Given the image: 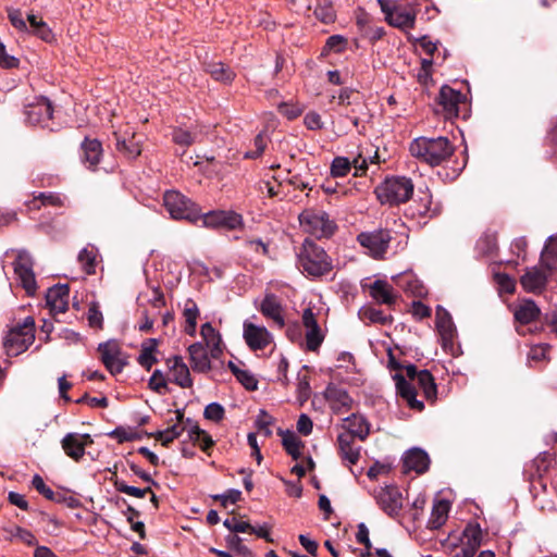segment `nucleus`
<instances>
[{"label":"nucleus","mask_w":557,"mask_h":557,"mask_svg":"<svg viewBox=\"0 0 557 557\" xmlns=\"http://www.w3.org/2000/svg\"><path fill=\"white\" fill-rule=\"evenodd\" d=\"M409 151L420 162L437 166L453 156L455 147L447 137L431 138L422 136L411 141Z\"/></svg>","instance_id":"nucleus-1"},{"label":"nucleus","mask_w":557,"mask_h":557,"mask_svg":"<svg viewBox=\"0 0 557 557\" xmlns=\"http://www.w3.org/2000/svg\"><path fill=\"white\" fill-rule=\"evenodd\" d=\"M297 256L298 267L309 276L320 277L333 269L331 257L324 248L310 238L304 240Z\"/></svg>","instance_id":"nucleus-2"},{"label":"nucleus","mask_w":557,"mask_h":557,"mask_svg":"<svg viewBox=\"0 0 557 557\" xmlns=\"http://www.w3.org/2000/svg\"><path fill=\"white\" fill-rule=\"evenodd\" d=\"M414 185L407 176H391L376 187L375 194L381 203L391 206L407 202L413 195Z\"/></svg>","instance_id":"nucleus-3"},{"label":"nucleus","mask_w":557,"mask_h":557,"mask_svg":"<svg viewBox=\"0 0 557 557\" xmlns=\"http://www.w3.org/2000/svg\"><path fill=\"white\" fill-rule=\"evenodd\" d=\"M298 220L305 232L319 239L332 237L337 230L336 222L321 209L307 208L299 214Z\"/></svg>","instance_id":"nucleus-4"},{"label":"nucleus","mask_w":557,"mask_h":557,"mask_svg":"<svg viewBox=\"0 0 557 557\" xmlns=\"http://www.w3.org/2000/svg\"><path fill=\"white\" fill-rule=\"evenodd\" d=\"M35 341V320L26 317L22 324L12 327L4 337V348L9 356H18L26 351Z\"/></svg>","instance_id":"nucleus-5"},{"label":"nucleus","mask_w":557,"mask_h":557,"mask_svg":"<svg viewBox=\"0 0 557 557\" xmlns=\"http://www.w3.org/2000/svg\"><path fill=\"white\" fill-rule=\"evenodd\" d=\"M163 206L174 220L197 222L201 212L198 206L177 190H168L163 195Z\"/></svg>","instance_id":"nucleus-6"},{"label":"nucleus","mask_w":557,"mask_h":557,"mask_svg":"<svg viewBox=\"0 0 557 557\" xmlns=\"http://www.w3.org/2000/svg\"><path fill=\"white\" fill-rule=\"evenodd\" d=\"M391 240V231L387 228H376L373 231L361 232L357 236L358 244L367 250V253L370 257L376 260L384 259Z\"/></svg>","instance_id":"nucleus-7"},{"label":"nucleus","mask_w":557,"mask_h":557,"mask_svg":"<svg viewBox=\"0 0 557 557\" xmlns=\"http://www.w3.org/2000/svg\"><path fill=\"white\" fill-rule=\"evenodd\" d=\"M24 114L28 124L54 131L50 125L53 108L48 98L36 97L33 102L25 104Z\"/></svg>","instance_id":"nucleus-8"},{"label":"nucleus","mask_w":557,"mask_h":557,"mask_svg":"<svg viewBox=\"0 0 557 557\" xmlns=\"http://www.w3.org/2000/svg\"><path fill=\"white\" fill-rule=\"evenodd\" d=\"M98 351L100 360L112 375L120 374L128 363L127 357L117 341L111 339L100 343Z\"/></svg>","instance_id":"nucleus-9"},{"label":"nucleus","mask_w":557,"mask_h":557,"mask_svg":"<svg viewBox=\"0 0 557 557\" xmlns=\"http://www.w3.org/2000/svg\"><path fill=\"white\" fill-rule=\"evenodd\" d=\"M436 102L446 119H455L461 115V107H467V97L450 86L444 85L440 89Z\"/></svg>","instance_id":"nucleus-10"},{"label":"nucleus","mask_w":557,"mask_h":557,"mask_svg":"<svg viewBox=\"0 0 557 557\" xmlns=\"http://www.w3.org/2000/svg\"><path fill=\"white\" fill-rule=\"evenodd\" d=\"M33 265L30 255L25 250H18L13 269L21 286L28 295H34L37 289Z\"/></svg>","instance_id":"nucleus-11"},{"label":"nucleus","mask_w":557,"mask_h":557,"mask_svg":"<svg viewBox=\"0 0 557 557\" xmlns=\"http://www.w3.org/2000/svg\"><path fill=\"white\" fill-rule=\"evenodd\" d=\"M380 508L389 517L397 516L403 507L401 493L395 485H386L374 491Z\"/></svg>","instance_id":"nucleus-12"},{"label":"nucleus","mask_w":557,"mask_h":557,"mask_svg":"<svg viewBox=\"0 0 557 557\" xmlns=\"http://www.w3.org/2000/svg\"><path fill=\"white\" fill-rule=\"evenodd\" d=\"M94 443L89 434L67 433L61 441L62 449L65 455L74 461H79L87 446Z\"/></svg>","instance_id":"nucleus-13"},{"label":"nucleus","mask_w":557,"mask_h":557,"mask_svg":"<svg viewBox=\"0 0 557 557\" xmlns=\"http://www.w3.org/2000/svg\"><path fill=\"white\" fill-rule=\"evenodd\" d=\"M244 339L251 350H262L272 342V335L264 326L244 322Z\"/></svg>","instance_id":"nucleus-14"},{"label":"nucleus","mask_w":557,"mask_h":557,"mask_svg":"<svg viewBox=\"0 0 557 557\" xmlns=\"http://www.w3.org/2000/svg\"><path fill=\"white\" fill-rule=\"evenodd\" d=\"M259 310L263 317L271 319L278 329L285 326L284 308L281 299L275 294H265Z\"/></svg>","instance_id":"nucleus-15"},{"label":"nucleus","mask_w":557,"mask_h":557,"mask_svg":"<svg viewBox=\"0 0 557 557\" xmlns=\"http://www.w3.org/2000/svg\"><path fill=\"white\" fill-rule=\"evenodd\" d=\"M369 294L376 304L386 305L388 308H393L399 297L394 287L384 280H375L370 284Z\"/></svg>","instance_id":"nucleus-16"},{"label":"nucleus","mask_w":557,"mask_h":557,"mask_svg":"<svg viewBox=\"0 0 557 557\" xmlns=\"http://www.w3.org/2000/svg\"><path fill=\"white\" fill-rule=\"evenodd\" d=\"M70 288L67 284L50 287L46 294V302L52 313H64L69 309Z\"/></svg>","instance_id":"nucleus-17"},{"label":"nucleus","mask_w":557,"mask_h":557,"mask_svg":"<svg viewBox=\"0 0 557 557\" xmlns=\"http://www.w3.org/2000/svg\"><path fill=\"white\" fill-rule=\"evenodd\" d=\"M393 380L396 384L397 394L407 401L408 406L413 410L422 411L424 409V404L417 399V391L412 383L407 381L399 372L393 374Z\"/></svg>","instance_id":"nucleus-18"},{"label":"nucleus","mask_w":557,"mask_h":557,"mask_svg":"<svg viewBox=\"0 0 557 557\" xmlns=\"http://www.w3.org/2000/svg\"><path fill=\"white\" fill-rule=\"evenodd\" d=\"M430 457L421 448H411L403 457L404 472L414 471L419 474L429 470Z\"/></svg>","instance_id":"nucleus-19"},{"label":"nucleus","mask_w":557,"mask_h":557,"mask_svg":"<svg viewBox=\"0 0 557 557\" xmlns=\"http://www.w3.org/2000/svg\"><path fill=\"white\" fill-rule=\"evenodd\" d=\"M200 219L206 226L220 227L224 226L230 230H234L240 224L242 218L239 214L226 211H211L207 214H202Z\"/></svg>","instance_id":"nucleus-20"},{"label":"nucleus","mask_w":557,"mask_h":557,"mask_svg":"<svg viewBox=\"0 0 557 557\" xmlns=\"http://www.w3.org/2000/svg\"><path fill=\"white\" fill-rule=\"evenodd\" d=\"M168 368L172 373L171 381L182 388H190L193 380L186 363L181 356H173L166 360Z\"/></svg>","instance_id":"nucleus-21"},{"label":"nucleus","mask_w":557,"mask_h":557,"mask_svg":"<svg viewBox=\"0 0 557 557\" xmlns=\"http://www.w3.org/2000/svg\"><path fill=\"white\" fill-rule=\"evenodd\" d=\"M344 422L345 432L342 434H350L352 438H359L362 442L369 436L371 424L362 414L352 413L345 418Z\"/></svg>","instance_id":"nucleus-22"},{"label":"nucleus","mask_w":557,"mask_h":557,"mask_svg":"<svg viewBox=\"0 0 557 557\" xmlns=\"http://www.w3.org/2000/svg\"><path fill=\"white\" fill-rule=\"evenodd\" d=\"M324 397L330 403L332 409L337 413L349 410L352 404V399L348 393L335 384L327 385Z\"/></svg>","instance_id":"nucleus-23"},{"label":"nucleus","mask_w":557,"mask_h":557,"mask_svg":"<svg viewBox=\"0 0 557 557\" xmlns=\"http://www.w3.org/2000/svg\"><path fill=\"white\" fill-rule=\"evenodd\" d=\"M520 283L528 293H541L546 287L547 275L543 270L533 267L520 277Z\"/></svg>","instance_id":"nucleus-24"},{"label":"nucleus","mask_w":557,"mask_h":557,"mask_svg":"<svg viewBox=\"0 0 557 557\" xmlns=\"http://www.w3.org/2000/svg\"><path fill=\"white\" fill-rule=\"evenodd\" d=\"M338 453L343 461L356 465L360 459L361 446L355 445V438L350 434L339 433L337 436Z\"/></svg>","instance_id":"nucleus-25"},{"label":"nucleus","mask_w":557,"mask_h":557,"mask_svg":"<svg viewBox=\"0 0 557 557\" xmlns=\"http://www.w3.org/2000/svg\"><path fill=\"white\" fill-rule=\"evenodd\" d=\"M82 161L88 169H95L102 157V145L98 139L86 137L81 145Z\"/></svg>","instance_id":"nucleus-26"},{"label":"nucleus","mask_w":557,"mask_h":557,"mask_svg":"<svg viewBox=\"0 0 557 557\" xmlns=\"http://www.w3.org/2000/svg\"><path fill=\"white\" fill-rule=\"evenodd\" d=\"M416 18L417 11L414 9H406L405 7L399 5L392 14H389L387 23L393 27L406 30L414 27Z\"/></svg>","instance_id":"nucleus-27"},{"label":"nucleus","mask_w":557,"mask_h":557,"mask_svg":"<svg viewBox=\"0 0 557 557\" xmlns=\"http://www.w3.org/2000/svg\"><path fill=\"white\" fill-rule=\"evenodd\" d=\"M190 364L194 371L205 373L211 369L206 348L200 343H194L188 347Z\"/></svg>","instance_id":"nucleus-28"},{"label":"nucleus","mask_w":557,"mask_h":557,"mask_svg":"<svg viewBox=\"0 0 557 557\" xmlns=\"http://www.w3.org/2000/svg\"><path fill=\"white\" fill-rule=\"evenodd\" d=\"M460 542L471 549L478 552L483 543V530L476 521H470L465 527Z\"/></svg>","instance_id":"nucleus-29"},{"label":"nucleus","mask_w":557,"mask_h":557,"mask_svg":"<svg viewBox=\"0 0 557 557\" xmlns=\"http://www.w3.org/2000/svg\"><path fill=\"white\" fill-rule=\"evenodd\" d=\"M450 504L448 500L441 499L433 504L431 516L428 521V528L431 530H438L442 528L448 517Z\"/></svg>","instance_id":"nucleus-30"},{"label":"nucleus","mask_w":557,"mask_h":557,"mask_svg":"<svg viewBox=\"0 0 557 557\" xmlns=\"http://www.w3.org/2000/svg\"><path fill=\"white\" fill-rule=\"evenodd\" d=\"M200 315L199 308L197 304L188 298L185 301L183 309V317L185 319L184 332L189 336L196 335L197 320Z\"/></svg>","instance_id":"nucleus-31"},{"label":"nucleus","mask_w":557,"mask_h":557,"mask_svg":"<svg viewBox=\"0 0 557 557\" xmlns=\"http://www.w3.org/2000/svg\"><path fill=\"white\" fill-rule=\"evenodd\" d=\"M422 391L426 400L435 401L437 398V386L434 376L429 370H420L418 377L414 380Z\"/></svg>","instance_id":"nucleus-32"},{"label":"nucleus","mask_w":557,"mask_h":557,"mask_svg":"<svg viewBox=\"0 0 557 557\" xmlns=\"http://www.w3.org/2000/svg\"><path fill=\"white\" fill-rule=\"evenodd\" d=\"M540 308L533 300L523 301L515 311V319L521 324H529L540 317Z\"/></svg>","instance_id":"nucleus-33"},{"label":"nucleus","mask_w":557,"mask_h":557,"mask_svg":"<svg viewBox=\"0 0 557 557\" xmlns=\"http://www.w3.org/2000/svg\"><path fill=\"white\" fill-rule=\"evenodd\" d=\"M358 314L362 321H368L369 323L381 325H389L394 320L391 314H386L381 309L374 308L372 306L362 307Z\"/></svg>","instance_id":"nucleus-34"},{"label":"nucleus","mask_w":557,"mask_h":557,"mask_svg":"<svg viewBox=\"0 0 557 557\" xmlns=\"http://www.w3.org/2000/svg\"><path fill=\"white\" fill-rule=\"evenodd\" d=\"M65 200V197L57 193H39L28 202V207L34 210L40 209L41 206L64 207Z\"/></svg>","instance_id":"nucleus-35"},{"label":"nucleus","mask_w":557,"mask_h":557,"mask_svg":"<svg viewBox=\"0 0 557 557\" xmlns=\"http://www.w3.org/2000/svg\"><path fill=\"white\" fill-rule=\"evenodd\" d=\"M158 339L149 338L145 341L141 345V351L137 358L138 363L145 368L147 371L151 369V367L157 363V358L154 352L157 351Z\"/></svg>","instance_id":"nucleus-36"},{"label":"nucleus","mask_w":557,"mask_h":557,"mask_svg":"<svg viewBox=\"0 0 557 557\" xmlns=\"http://www.w3.org/2000/svg\"><path fill=\"white\" fill-rule=\"evenodd\" d=\"M27 20L29 22V32L40 38L41 40L46 42H51L54 39V35L51 30V28L47 25L45 21L41 18H37L36 15L29 14L27 15Z\"/></svg>","instance_id":"nucleus-37"},{"label":"nucleus","mask_w":557,"mask_h":557,"mask_svg":"<svg viewBox=\"0 0 557 557\" xmlns=\"http://www.w3.org/2000/svg\"><path fill=\"white\" fill-rule=\"evenodd\" d=\"M116 138V150L123 153L128 159H136L141 153L140 145L137 140H135L134 135L131 138H121L116 133H114Z\"/></svg>","instance_id":"nucleus-38"},{"label":"nucleus","mask_w":557,"mask_h":557,"mask_svg":"<svg viewBox=\"0 0 557 557\" xmlns=\"http://www.w3.org/2000/svg\"><path fill=\"white\" fill-rule=\"evenodd\" d=\"M436 327L444 339H451L455 327L450 314L441 306L436 308Z\"/></svg>","instance_id":"nucleus-39"},{"label":"nucleus","mask_w":557,"mask_h":557,"mask_svg":"<svg viewBox=\"0 0 557 557\" xmlns=\"http://www.w3.org/2000/svg\"><path fill=\"white\" fill-rule=\"evenodd\" d=\"M207 72L218 82L231 83L235 78V73L230 66L222 62H211L207 64Z\"/></svg>","instance_id":"nucleus-40"},{"label":"nucleus","mask_w":557,"mask_h":557,"mask_svg":"<svg viewBox=\"0 0 557 557\" xmlns=\"http://www.w3.org/2000/svg\"><path fill=\"white\" fill-rule=\"evenodd\" d=\"M496 232H485L476 242L475 249L483 256H493L497 250Z\"/></svg>","instance_id":"nucleus-41"},{"label":"nucleus","mask_w":557,"mask_h":557,"mask_svg":"<svg viewBox=\"0 0 557 557\" xmlns=\"http://www.w3.org/2000/svg\"><path fill=\"white\" fill-rule=\"evenodd\" d=\"M416 208L412 215L433 218L438 213L437 208H432V195L429 191H423L416 201Z\"/></svg>","instance_id":"nucleus-42"},{"label":"nucleus","mask_w":557,"mask_h":557,"mask_svg":"<svg viewBox=\"0 0 557 557\" xmlns=\"http://www.w3.org/2000/svg\"><path fill=\"white\" fill-rule=\"evenodd\" d=\"M397 284L400 285L407 293H410L417 297H421L426 293L423 284L412 274H403L398 278Z\"/></svg>","instance_id":"nucleus-43"},{"label":"nucleus","mask_w":557,"mask_h":557,"mask_svg":"<svg viewBox=\"0 0 557 557\" xmlns=\"http://www.w3.org/2000/svg\"><path fill=\"white\" fill-rule=\"evenodd\" d=\"M541 261L548 270H557V238L549 237L541 256Z\"/></svg>","instance_id":"nucleus-44"},{"label":"nucleus","mask_w":557,"mask_h":557,"mask_svg":"<svg viewBox=\"0 0 557 557\" xmlns=\"http://www.w3.org/2000/svg\"><path fill=\"white\" fill-rule=\"evenodd\" d=\"M282 445L286 453L294 459L297 460L301 453L302 447L301 441L295 435V433L286 432L282 438Z\"/></svg>","instance_id":"nucleus-45"},{"label":"nucleus","mask_w":557,"mask_h":557,"mask_svg":"<svg viewBox=\"0 0 557 557\" xmlns=\"http://www.w3.org/2000/svg\"><path fill=\"white\" fill-rule=\"evenodd\" d=\"M33 487L41 494L48 500H52L55 503H61L63 496L61 494L54 493L46 483L44 479L39 474H35L32 480Z\"/></svg>","instance_id":"nucleus-46"},{"label":"nucleus","mask_w":557,"mask_h":557,"mask_svg":"<svg viewBox=\"0 0 557 557\" xmlns=\"http://www.w3.org/2000/svg\"><path fill=\"white\" fill-rule=\"evenodd\" d=\"M96 250L92 248H84L78 253V261L81 262L84 271L87 274H95L96 272Z\"/></svg>","instance_id":"nucleus-47"},{"label":"nucleus","mask_w":557,"mask_h":557,"mask_svg":"<svg viewBox=\"0 0 557 557\" xmlns=\"http://www.w3.org/2000/svg\"><path fill=\"white\" fill-rule=\"evenodd\" d=\"M338 104L343 107L354 106V108L363 109L364 104L359 101V95L355 89L345 87L338 94Z\"/></svg>","instance_id":"nucleus-48"},{"label":"nucleus","mask_w":557,"mask_h":557,"mask_svg":"<svg viewBox=\"0 0 557 557\" xmlns=\"http://www.w3.org/2000/svg\"><path fill=\"white\" fill-rule=\"evenodd\" d=\"M324 341L320 325L309 327L306 330V345L310 351H315Z\"/></svg>","instance_id":"nucleus-49"},{"label":"nucleus","mask_w":557,"mask_h":557,"mask_svg":"<svg viewBox=\"0 0 557 557\" xmlns=\"http://www.w3.org/2000/svg\"><path fill=\"white\" fill-rule=\"evenodd\" d=\"M115 490L120 493H124L129 496L137 498L145 497L148 493H151V487L139 488L133 485L126 484L124 481L115 480L113 483Z\"/></svg>","instance_id":"nucleus-50"},{"label":"nucleus","mask_w":557,"mask_h":557,"mask_svg":"<svg viewBox=\"0 0 557 557\" xmlns=\"http://www.w3.org/2000/svg\"><path fill=\"white\" fill-rule=\"evenodd\" d=\"M172 140L176 145L189 147L196 141V134L182 127H175L172 132Z\"/></svg>","instance_id":"nucleus-51"},{"label":"nucleus","mask_w":557,"mask_h":557,"mask_svg":"<svg viewBox=\"0 0 557 557\" xmlns=\"http://www.w3.org/2000/svg\"><path fill=\"white\" fill-rule=\"evenodd\" d=\"M351 169V162L346 157H336L331 164V174L334 177L346 176Z\"/></svg>","instance_id":"nucleus-52"},{"label":"nucleus","mask_w":557,"mask_h":557,"mask_svg":"<svg viewBox=\"0 0 557 557\" xmlns=\"http://www.w3.org/2000/svg\"><path fill=\"white\" fill-rule=\"evenodd\" d=\"M549 348L550 347L548 345L543 344L531 347L528 352V362L530 367H532V362L539 363L548 360Z\"/></svg>","instance_id":"nucleus-53"},{"label":"nucleus","mask_w":557,"mask_h":557,"mask_svg":"<svg viewBox=\"0 0 557 557\" xmlns=\"http://www.w3.org/2000/svg\"><path fill=\"white\" fill-rule=\"evenodd\" d=\"M226 544L243 557H252V552L243 544V539L236 534H230L225 537Z\"/></svg>","instance_id":"nucleus-54"},{"label":"nucleus","mask_w":557,"mask_h":557,"mask_svg":"<svg viewBox=\"0 0 557 557\" xmlns=\"http://www.w3.org/2000/svg\"><path fill=\"white\" fill-rule=\"evenodd\" d=\"M255 423L258 431L262 433L265 437L272 435L270 426L273 423V418L265 410H260Z\"/></svg>","instance_id":"nucleus-55"},{"label":"nucleus","mask_w":557,"mask_h":557,"mask_svg":"<svg viewBox=\"0 0 557 557\" xmlns=\"http://www.w3.org/2000/svg\"><path fill=\"white\" fill-rule=\"evenodd\" d=\"M225 410L224 407L219 403H211L206 406L203 411V417L207 420L213 422H220L224 419Z\"/></svg>","instance_id":"nucleus-56"},{"label":"nucleus","mask_w":557,"mask_h":557,"mask_svg":"<svg viewBox=\"0 0 557 557\" xmlns=\"http://www.w3.org/2000/svg\"><path fill=\"white\" fill-rule=\"evenodd\" d=\"M8 18L12 26L18 32H29V28L23 17L21 10L18 9H9L8 10Z\"/></svg>","instance_id":"nucleus-57"},{"label":"nucleus","mask_w":557,"mask_h":557,"mask_svg":"<svg viewBox=\"0 0 557 557\" xmlns=\"http://www.w3.org/2000/svg\"><path fill=\"white\" fill-rule=\"evenodd\" d=\"M554 457L552 454L544 451L541 453L534 460L533 466L536 468L537 474L541 476L542 473L548 471L550 466L553 465Z\"/></svg>","instance_id":"nucleus-58"},{"label":"nucleus","mask_w":557,"mask_h":557,"mask_svg":"<svg viewBox=\"0 0 557 557\" xmlns=\"http://www.w3.org/2000/svg\"><path fill=\"white\" fill-rule=\"evenodd\" d=\"M148 385H149L150 389H152L153 392H156L158 394L165 393L166 381H165L161 370L157 369L153 371V373L148 382Z\"/></svg>","instance_id":"nucleus-59"},{"label":"nucleus","mask_w":557,"mask_h":557,"mask_svg":"<svg viewBox=\"0 0 557 557\" xmlns=\"http://www.w3.org/2000/svg\"><path fill=\"white\" fill-rule=\"evenodd\" d=\"M297 393L298 398L301 400H307L311 393L310 379L307 374H302L301 372L297 375Z\"/></svg>","instance_id":"nucleus-60"},{"label":"nucleus","mask_w":557,"mask_h":557,"mask_svg":"<svg viewBox=\"0 0 557 557\" xmlns=\"http://www.w3.org/2000/svg\"><path fill=\"white\" fill-rule=\"evenodd\" d=\"M267 137L263 134H258L253 139L255 149L247 151L245 157L248 159L259 158L267 147Z\"/></svg>","instance_id":"nucleus-61"},{"label":"nucleus","mask_w":557,"mask_h":557,"mask_svg":"<svg viewBox=\"0 0 557 557\" xmlns=\"http://www.w3.org/2000/svg\"><path fill=\"white\" fill-rule=\"evenodd\" d=\"M235 377L248 391H256L258 388V381L247 370H240Z\"/></svg>","instance_id":"nucleus-62"},{"label":"nucleus","mask_w":557,"mask_h":557,"mask_svg":"<svg viewBox=\"0 0 557 557\" xmlns=\"http://www.w3.org/2000/svg\"><path fill=\"white\" fill-rule=\"evenodd\" d=\"M200 334L206 341L207 345H210L214 342H222L221 335L216 332L210 322H206L201 325Z\"/></svg>","instance_id":"nucleus-63"},{"label":"nucleus","mask_w":557,"mask_h":557,"mask_svg":"<svg viewBox=\"0 0 557 557\" xmlns=\"http://www.w3.org/2000/svg\"><path fill=\"white\" fill-rule=\"evenodd\" d=\"M314 15L325 24L332 23L335 20V12L332 5H318L314 10Z\"/></svg>","instance_id":"nucleus-64"}]
</instances>
